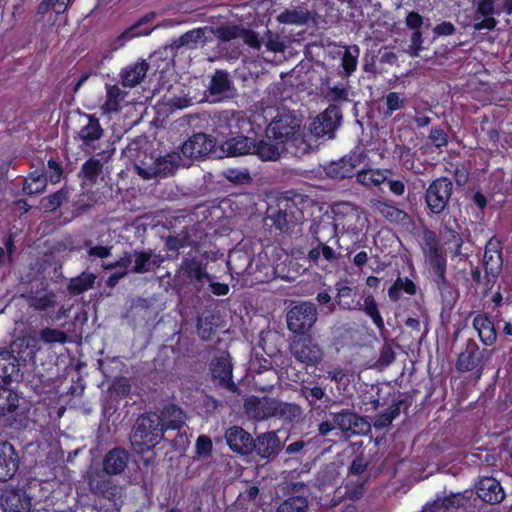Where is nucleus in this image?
<instances>
[{
	"label": "nucleus",
	"instance_id": "61",
	"mask_svg": "<svg viewBox=\"0 0 512 512\" xmlns=\"http://www.w3.org/2000/svg\"><path fill=\"white\" fill-rule=\"evenodd\" d=\"M423 35L421 30L420 31H413L411 38H410V44L407 49V53L411 57H417L420 53V51L423 49Z\"/></svg>",
	"mask_w": 512,
	"mask_h": 512
},
{
	"label": "nucleus",
	"instance_id": "3",
	"mask_svg": "<svg viewBox=\"0 0 512 512\" xmlns=\"http://www.w3.org/2000/svg\"><path fill=\"white\" fill-rule=\"evenodd\" d=\"M331 212L336 233L358 235L368 225V218L363 210L350 202L333 204Z\"/></svg>",
	"mask_w": 512,
	"mask_h": 512
},
{
	"label": "nucleus",
	"instance_id": "63",
	"mask_svg": "<svg viewBox=\"0 0 512 512\" xmlns=\"http://www.w3.org/2000/svg\"><path fill=\"white\" fill-rule=\"evenodd\" d=\"M65 199V194L58 191L42 200V205L46 210L53 211L58 208Z\"/></svg>",
	"mask_w": 512,
	"mask_h": 512
},
{
	"label": "nucleus",
	"instance_id": "10",
	"mask_svg": "<svg viewBox=\"0 0 512 512\" xmlns=\"http://www.w3.org/2000/svg\"><path fill=\"white\" fill-rule=\"evenodd\" d=\"M268 258L271 261V265L263 266L264 279H272L276 277L284 278V265L289 259L286 251L277 246H268L264 251L257 255V263Z\"/></svg>",
	"mask_w": 512,
	"mask_h": 512
},
{
	"label": "nucleus",
	"instance_id": "26",
	"mask_svg": "<svg viewBox=\"0 0 512 512\" xmlns=\"http://www.w3.org/2000/svg\"><path fill=\"white\" fill-rule=\"evenodd\" d=\"M286 151V147L278 141H274L272 137H268L260 140L258 143L255 142L253 148V154H255L262 161H276L282 153Z\"/></svg>",
	"mask_w": 512,
	"mask_h": 512
},
{
	"label": "nucleus",
	"instance_id": "14",
	"mask_svg": "<svg viewBox=\"0 0 512 512\" xmlns=\"http://www.w3.org/2000/svg\"><path fill=\"white\" fill-rule=\"evenodd\" d=\"M483 265L488 284H493L502 271L503 260L500 252V242L490 239L485 247Z\"/></svg>",
	"mask_w": 512,
	"mask_h": 512
},
{
	"label": "nucleus",
	"instance_id": "64",
	"mask_svg": "<svg viewBox=\"0 0 512 512\" xmlns=\"http://www.w3.org/2000/svg\"><path fill=\"white\" fill-rule=\"evenodd\" d=\"M196 451L198 456L206 457L212 451V441L206 435H200L196 440Z\"/></svg>",
	"mask_w": 512,
	"mask_h": 512
},
{
	"label": "nucleus",
	"instance_id": "32",
	"mask_svg": "<svg viewBox=\"0 0 512 512\" xmlns=\"http://www.w3.org/2000/svg\"><path fill=\"white\" fill-rule=\"evenodd\" d=\"M280 445V440L275 432L263 433L254 441V449L257 454L265 459L277 455Z\"/></svg>",
	"mask_w": 512,
	"mask_h": 512
},
{
	"label": "nucleus",
	"instance_id": "9",
	"mask_svg": "<svg viewBox=\"0 0 512 512\" xmlns=\"http://www.w3.org/2000/svg\"><path fill=\"white\" fill-rule=\"evenodd\" d=\"M104 130L99 120L89 114L81 117V126L77 133V139L81 142V148L90 152L97 148V142L102 138Z\"/></svg>",
	"mask_w": 512,
	"mask_h": 512
},
{
	"label": "nucleus",
	"instance_id": "4",
	"mask_svg": "<svg viewBox=\"0 0 512 512\" xmlns=\"http://www.w3.org/2000/svg\"><path fill=\"white\" fill-rule=\"evenodd\" d=\"M318 319L316 306L311 302H302L290 309L287 314L288 329L295 334L309 331Z\"/></svg>",
	"mask_w": 512,
	"mask_h": 512
},
{
	"label": "nucleus",
	"instance_id": "38",
	"mask_svg": "<svg viewBox=\"0 0 512 512\" xmlns=\"http://www.w3.org/2000/svg\"><path fill=\"white\" fill-rule=\"evenodd\" d=\"M154 14H148L141 18L136 24L132 25L130 28L125 30L123 33H121L113 42L111 43L112 50H118L121 47L125 45L126 42L130 41L131 39L135 38L136 36L140 35H149L152 30H147L145 32H136L137 28L149 21H151L154 18Z\"/></svg>",
	"mask_w": 512,
	"mask_h": 512
},
{
	"label": "nucleus",
	"instance_id": "57",
	"mask_svg": "<svg viewBox=\"0 0 512 512\" xmlns=\"http://www.w3.org/2000/svg\"><path fill=\"white\" fill-rule=\"evenodd\" d=\"M224 177L235 184H245L251 180L247 169L228 168L223 172Z\"/></svg>",
	"mask_w": 512,
	"mask_h": 512
},
{
	"label": "nucleus",
	"instance_id": "22",
	"mask_svg": "<svg viewBox=\"0 0 512 512\" xmlns=\"http://www.w3.org/2000/svg\"><path fill=\"white\" fill-rule=\"evenodd\" d=\"M4 512H30L31 499L21 490H6L1 497Z\"/></svg>",
	"mask_w": 512,
	"mask_h": 512
},
{
	"label": "nucleus",
	"instance_id": "42",
	"mask_svg": "<svg viewBox=\"0 0 512 512\" xmlns=\"http://www.w3.org/2000/svg\"><path fill=\"white\" fill-rule=\"evenodd\" d=\"M358 183L371 187L379 186L387 180L386 171L379 169H364L361 168L357 174Z\"/></svg>",
	"mask_w": 512,
	"mask_h": 512
},
{
	"label": "nucleus",
	"instance_id": "52",
	"mask_svg": "<svg viewBox=\"0 0 512 512\" xmlns=\"http://www.w3.org/2000/svg\"><path fill=\"white\" fill-rule=\"evenodd\" d=\"M405 97L397 92H390L385 97L386 110L385 116H391L395 111L400 110L405 105Z\"/></svg>",
	"mask_w": 512,
	"mask_h": 512
},
{
	"label": "nucleus",
	"instance_id": "62",
	"mask_svg": "<svg viewBox=\"0 0 512 512\" xmlns=\"http://www.w3.org/2000/svg\"><path fill=\"white\" fill-rule=\"evenodd\" d=\"M243 30L237 26H222L217 28L216 34L223 41H230L241 37Z\"/></svg>",
	"mask_w": 512,
	"mask_h": 512
},
{
	"label": "nucleus",
	"instance_id": "33",
	"mask_svg": "<svg viewBox=\"0 0 512 512\" xmlns=\"http://www.w3.org/2000/svg\"><path fill=\"white\" fill-rule=\"evenodd\" d=\"M158 417L160 418L163 431L180 429L186 420L183 410L175 405L165 406L161 413L158 414Z\"/></svg>",
	"mask_w": 512,
	"mask_h": 512
},
{
	"label": "nucleus",
	"instance_id": "37",
	"mask_svg": "<svg viewBox=\"0 0 512 512\" xmlns=\"http://www.w3.org/2000/svg\"><path fill=\"white\" fill-rule=\"evenodd\" d=\"M335 288L337 291L336 301L341 309L356 310L361 308V301L356 299V293L350 286L337 283Z\"/></svg>",
	"mask_w": 512,
	"mask_h": 512
},
{
	"label": "nucleus",
	"instance_id": "17",
	"mask_svg": "<svg viewBox=\"0 0 512 512\" xmlns=\"http://www.w3.org/2000/svg\"><path fill=\"white\" fill-rule=\"evenodd\" d=\"M254 147L255 140L253 138L238 135L227 139L218 147L217 157H235L253 154Z\"/></svg>",
	"mask_w": 512,
	"mask_h": 512
},
{
	"label": "nucleus",
	"instance_id": "6",
	"mask_svg": "<svg viewBox=\"0 0 512 512\" xmlns=\"http://www.w3.org/2000/svg\"><path fill=\"white\" fill-rule=\"evenodd\" d=\"M453 189L452 181L447 177L434 180L426 190L425 200L432 213L439 214L446 208Z\"/></svg>",
	"mask_w": 512,
	"mask_h": 512
},
{
	"label": "nucleus",
	"instance_id": "49",
	"mask_svg": "<svg viewBox=\"0 0 512 512\" xmlns=\"http://www.w3.org/2000/svg\"><path fill=\"white\" fill-rule=\"evenodd\" d=\"M107 474L100 471L90 470L88 472V485L92 492L99 494L108 490L110 483L106 477Z\"/></svg>",
	"mask_w": 512,
	"mask_h": 512
},
{
	"label": "nucleus",
	"instance_id": "18",
	"mask_svg": "<svg viewBox=\"0 0 512 512\" xmlns=\"http://www.w3.org/2000/svg\"><path fill=\"white\" fill-rule=\"evenodd\" d=\"M229 448L238 454L248 455L254 450V440L251 435L240 426H233L225 433Z\"/></svg>",
	"mask_w": 512,
	"mask_h": 512
},
{
	"label": "nucleus",
	"instance_id": "29",
	"mask_svg": "<svg viewBox=\"0 0 512 512\" xmlns=\"http://www.w3.org/2000/svg\"><path fill=\"white\" fill-rule=\"evenodd\" d=\"M128 454L121 448L110 450L104 457L103 470L107 475H118L122 473L128 464Z\"/></svg>",
	"mask_w": 512,
	"mask_h": 512
},
{
	"label": "nucleus",
	"instance_id": "23",
	"mask_svg": "<svg viewBox=\"0 0 512 512\" xmlns=\"http://www.w3.org/2000/svg\"><path fill=\"white\" fill-rule=\"evenodd\" d=\"M164 260L161 254H157L152 250L135 251L132 257L134 266L131 271L139 274L152 272L160 267Z\"/></svg>",
	"mask_w": 512,
	"mask_h": 512
},
{
	"label": "nucleus",
	"instance_id": "24",
	"mask_svg": "<svg viewBox=\"0 0 512 512\" xmlns=\"http://www.w3.org/2000/svg\"><path fill=\"white\" fill-rule=\"evenodd\" d=\"M478 497L484 502L495 504L505 498V493L500 483L492 477L482 478L476 487Z\"/></svg>",
	"mask_w": 512,
	"mask_h": 512
},
{
	"label": "nucleus",
	"instance_id": "21",
	"mask_svg": "<svg viewBox=\"0 0 512 512\" xmlns=\"http://www.w3.org/2000/svg\"><path fill=\"white\" fill-rule=\"evenodd\" d=\"M19 457L12 444L0 443V481H7L16 473Z\"/></svg>",
	"mask_w": 512,
	"mask_h": 512
},
{
	"label": "nucleus",
	"instance_id": "1",
	"mask_svg": "<svg viewBox=\"0 0 512 512\" xmlns=\"http://www.w3.org/2000/svg\"><path fill=\"white\" fill-rule=\"evenodd\" d=\"M269 121L266 128L268 137L286 147V152L300 157L311 148V136L301 126V119L291 113H282L273 107H266L262 114L254 115V122L261 126Z\"/></svg>",
	"mask_w": 512,
	"mask_h": 512
},
{
	"label": "nucleus",
	"instance_id": "50",
	"mask_svg": "<svg viewBox=\"0 0 512 512\" xmlns=\"http://www.w3.org/2000/svg\"><path fill=\"white\" fill-rule=\"evenodd\" d=\"M308 502L300 496L289 497L283 501L276 512H307Z\"/></svg>",
	"mask_w": 512,
	"mask_h": 512
},
{
	"label": "nucleus",
	"instance_id": "54",
	"mask_svg": "<svg viewBox=\"0 0 512 512\" xmlns=\"http://www.w3.org/2000/svg\"><path fill=\"white\" fill-rule=\"evenodd\" d=\"M276 406V416L285 420H292L301 415V408L298 405L277 401Z\"/></svg>",
	"mask_w": 512,
	"mask_h": 512
},
{
	"label": "nucleus",
	"instance_id": "28",
	"mask_svg": "<svg viewBox=\"0 0 512 512\" xmlns=\"http://www.w3.org/2000/svg\"><path fill=\"white\" fill-rule=\"evenodd\" d=\"M333 420L340 430L353 434L362 433L368 427V423L362 417L349 411L335 414Z\"/></svg>",
	"mask_w": 512,
	"mask_h": 512
},
{
	"label": "nucleus",
	"instance_id": "16",
	"mask_svg": "<svg viewBox=\"0 0 512 512\" xmlns=\"http://www.w3.org/2000/svg\"><path fill=\"white\" fill-rule=\"evenodd\" d=\"M290 350L296 360L306 365H316L323 356L321 348L309 339L294 340Z\"/></svg>",
	"mask_w": 512,
	"mask_h": 512
},
{
	"label": "nucleus",
	"instance_id": "20",
	"mask_svg": "<svg viewBox=\"0 0 512 512\" xmlns=\"http://www.w3.org/2000/svg\"><path fill=\"white\" fill-rule=\"evenodd\" d=\"M477 9L473 16V28L476 31L492 30L495 28L497 21L493 17L495 14L496 0H479L477 2Z\"/></svg>",
	"mask_w": 512,
	"mask_h": 512
},
{
	"label": "nucleus",
	"instance_id": "55",
	"mask_svg": "<svg viewBox=\"0 0 512 512\" xmlns=\"http://www.w3.org/2000/svg\"><path fill=\"white\" fill-rule=\"evenodd\" d=\"M40 339L47 344H64L67 341V335L61 330L47 327L40 332Z\"/></svg>",
	"mask_w": 512,
	"mask_h": 512
},
{
	"label": "nucleus",
	"instance_id": "45",
	"mask_svg": "<svg viewBox=\"0 0 512 512\" xmlns=\"http://www.w3.org/2000/svg\"><path fill=\"white\" fill-rule=\"evenodd\" d=\"M47 178L40 171L32 172L24 181L23 191L28 195L41 193L46 187Z\"/></svg>",
	"mask_w": 512,
	"mask_h": 512
},
{
	"label": "nucleus",
	"instance_id": "46",
	"mask_svg": "<svg viewBox=\"0 0 512 512\" xmlns=\"http://www.w3.org/2000/svg\"><path fill=\"white\" fill-rule=\"evenodd\" d=\"M96 276L93 273L84 272L80 276L72 278L68 289L72 294H81L93 287Z\"/></svg>",
	"mask_w": 512,
	"mask_h": 512
},
{
	"label": "nucleus",
	"instance_id": "15",
	"mask_svg": "<svg viewBox=\"0 0 512 512\" xmlns=\"http://www.w3.org/2000/svg\"><path fill=\"white\" fill-rule=\"evenodd\" d=\"M277 400L272 398H258L251 396L244 402L245 412L249 418L254 420H264L276 416Z\"/></svg>",
	"mask_w": 512,
	"mask_h": 512
},
{
	"label": "nucleus",
	"instance_id": "40",
	"mask_svg": "<svg viewBox=\"0 0 512 512\" xmlns=\"http://www.w3.org/2000/svg\"><path fill=\"white\" fill-rule=\"evenodd\" d=\"M228 265L236 274H254L253 263L249 255L242 251H234L229 255Z\"/></svg>",
	"mask_w": 512,
	"mask_h": 512
},
{
	"label": "nucleus",
	"instance_id": "2",
	"mask_svg": "<svg viewBox=\"0 0 512 512\" xmlns=\"http://www.w3.org/2000/svg\"><path fill=\"white\" fill-rule=\"evenodd\" d=\"M163 433L157 413H148L139 417L130 438L134 451L144 453L154 448L163 439Z\"/></svg>",
	"mask_w": 512,
	"mask_h": 512
},
{
	"label": "nucleus",
	"instance_id": "56",
	"mask_svg": "<svg viewBox=\"0 0 512 512\" xmlns=\"http://www.w3.org/2000/svg\"><path fill=\"white\" fill-rule=\"evenodd\" d=\"M102 170V163L100 160L95 158H90L86 161L81 169V174L83 177L89 181H95L96 177Z\"/></svg>",
	"mask_w": 512,
	"mask_h": 512
},
{
	"label": "nucleus",
	"instance_id": "12",
	"mask_svg": "<svg viewBox=\"0 0 512 512\" xmlns=\"http://www.w3.org/2000/svg\"><path fill=\"white\" fill-rule=\"evenodd\" d=\"M366 156L362 152H353L342 159L331 163L326 173L333 179H344L355 174L356 169L364 165Z\"/></svg>",
	"mask_w": 512,
	"mask_h": 512
},
{
	"label": "nucleus",
	"instance_id": "47",
	"mask_svg": "<svg viewBox=\"0 0 512 512\" xmlns=\"http://www.w3.org/2000/svg\"><path fill=\"white\" fill-rule=\"evenodd\" d=\"M414 295L416 286L414 282L408 278H397L394 284L388 290V296L391 300L397 301L401 297V293Z\"/></svg>",
	"mask_w": 512,
	"mask_h": 512
},
{
	"label": "nucleus",
	"instance_id": "60",
	"mask_svg": "<svg viewBox=\"0 0 512 512\" xmlns=\"http://www.w3.org/2000/svg\"><path fill=\"white\" fill-rule=\"evenodd\" d=\"M223 118L228 122V127L231 131L233 129L243 130L244 125L249 124L241 113L226 112Z\"/></svg>",
	"mask_w": 512,
	"mask_h": 512
},
{
	"label": "nucleus",
	"instance_id": "58",
	"mask_svg": "<svg viewBox=\"0 0 512 512\" xmlns=\"http://www.w3.org/2000/svg\"><path fill=\"white\" fill-rule=\"evenodd\" d=\"M399 414V406L394 405L390 407L387 411L379 414L374 421V427L377 429H382L387 426H389L392 421L398 416Z\"/></svg>",
	"mask_w": 512,
	"mask_h": 512
},
{
	"label": "nucleus",
	"instance_id": "19",
	"mask_svg": "<svg viewBox=\"0 0 512 512\" xmlns=\"http://www.w3.org/2000/svg\"><path fill=\"white\" fill-rule=\"evenodd\" d=\"M211 373L212 378L215 382L224 388L231 391L236 389L234 382L232 381V364L230 356L227 353L221 354L211 362Z\"/></svg>",
	"mask_w": 512,
	"mask_h": 512
},
{
	"label": "nucleus",
	"instance_id": "43",
	"mask_svg": "<svg viewBox=\"0 0 512 512\" xmlns=\"http://www.w3.org/2000/svg\"><path fill=\"white\" fill-rule=\"evenodd\" d=\"M362 298L363 303H361V308L359 310L364 311V313L372 319L373 323L379 330L384 329V321L380 315L373 295L371 293H363Z\"/></svg>",
	"mask_w": 512,
	"mask_h": 512
},
{
	"label": "nucleus",
	"instance_id": "7",
	"mask_svg": "<svg viewBox=\"0 0 512 512\" xmlns=\"http://www.w3.org/2000/svg\"><path fill=\"white\" fill-rule=\"evenodd\" d=\"M472 493H455L427 504L421 512H470Z\"/></svg>",
	"mask_w": 512,
	"mask_h": 512
},
{
	"label": "nucleus",
	"instance_id": "44",
	"mask_svg": "<svg viewBox=\"0 0 512 512\" xmlns=\"http://www.w3.org/2000/svg\"><path fill=\"white\" fill-rule=\"evenodd\" d=\"M18 368L15 364V358L9 353L0 354V387L6 385L12 377L17 374Z\"/></svg>",
	"mask_w": 512,
	"mask_h": 512
},
{
	"label": "nucleus",
	"instance_id": "36",
	"mask_svg": "<svg viewBox=\"0 0 512 512\" xmlns=\"http://www.w3.org/2000/svg\"><path fill=\"white\" fill-rule=\"evenodd\" d=\"M473 327L478 332V336L484 345L491 346L495 343L497 339L496 330L492 321L486 315H477L473 319Z\"/></svg>",
	"mask_w": 512,
	"mask_h": 512
},
{
	"label": "nucleus",
	"instance_id": "11",
	"mask_svg": "<svg viewBox=\"0 0 512 512\" xmlns=\"http://www.w3.org/2000/svg\"><path fill=\"white\" fill-rule=\"evenodd\" d=\"M341 115L337 107L330 106L319 114L311 123L308 136H311V144L314 137L332 134L339 126Z\"/></svg>",
	"mask_w": 512,
	"mask_h": 512
},
{
	"label": "nucleus",
	"instance_id": "51",
	"mask_svg": "<svg viewBox=\"0 0 512 512\" xmlns=\"http://www.w3.org/2000/svg\"><path fill=\"white\" fill-rule=\"evenodd\" d=\"M283 24L302 25L307 21V14L300 10H285L277 16Z\"/></svg>",
	"mask_w": 512,
	"mask_h": 512
},
{
	"label": "nucleus",
	"instance_id": "25",
	"mask_svg": "<svg viewBox=\"0 0 512 512\" xmlns=\"http://www.w3.org/2000/svg\"><path fill=\"white\" fill-rule=\"evenodd\" d=\"M177 274L179 278L191 283H202L205 279L211 280L202 263L196 259H184Z\"/></svg>",
	"mask_w": 512,
	"mask_h": 512
},
{
	"label": "nucleus",
	"instance_id": "13",
	"mask_svg": "<svg viewBox=\"0 0 512 512\" xmlns=\"http://www.w3.org/2000/svg\"><path fill=\"white\" fill-rule=\"evenodd\" d=\"M422 251L425 261L442 278L445 272L446 260L440 251L437 237L433 232H426L424 234Z\"/></svg>",
	"mask_w": 512,
	"mask_h": 512
},
{
	"label": "nucleus",
	"instance_id": "31",
	"mask_svg": "<svg viewBox=\"0 0 512 512\" xmlns=\"http://www.w3.org/2000/svg\"><path fill=\"white\" fill-rule=\"evenodd\" d=\"M370 207L374 212L381 214L385 219L393 223L406 224L409 216L406 212L393 206L390 203L381 201L379 199H371Z\"/></svg>",
	"mask_w": 512,
	"mask_h": 512
},
{
	"label": "nucleus",
	"instance_id": "30",
	"mask_svg": "<svg viewBox=\"0 0 512 512\" xmlns=\"http://www.w3.org/2000/svg\"><path fill=\"white\" fill-rule=\"evenodd\" d=\"M149 65L146 61H137L125 67L120 73L121 84L133 88L141 83L147 74Z\"/></svg>",
	"mask_w": 512,
	"mask_h": 512
},
{
	"label": "nucleus",
	"instance_id": "41",
	"mask_svg": "<svg viewBox=\"0 0 512 512\" xmlns=\"http://www.w3.org/2000/svg\"><path fill=\"white\" fill-rule=\"evenodd\" d=\"M343 50L338 51L341 56V67L346 76H350L357 68L360 49L356 45L343 46Z\"/></svg>",
	"mask_w": 512,
	"mask_h": 512
},
{
	"label": "nucleus",
	"instance_id": "53",
	"mask_svg": "<svg viewBox=\"0 0 512 512\" xmlns=\"http://www.w3.org/2000/svg\"><path fill=\"white\" fill-rule=\"evenodd\" d=\"M230 89V80L224 72L218 71L211 80L210 91L212 94H222Z\"/></svg>",
	"mask_w": 512,
	"mask_h": 512
},
{
	"label": "nucleus",
	"instance_id": "8",
	"mask_svg": "<svg viewBox=\"0 0 512 512\" xmlns=\"http://www.w3.org/2000/svg\"><path fill=\"white\" fill-rule=\"evenodd\" d=\"M181 153L187 159L203 158L209 154L217 157L218 148L213 137L204 133H197L183 143Z\"/></svg>",
	"mask_w": 512,
	"mask_h": 512
},
{
	"label": "nucleus",
	"instance_id": "48",
	"mask_svg": "<svg viewBox=\"0 0 512 512\" xmlns=\"http://www.w3.org/2000/svg\"><path fill=\"white\" fill-rule=\"evenodd\" d=\"M19 397L17 393L0 387V415L5 416L17 409Z\"/></svg>",
	"mask_w": 512,
	"mask_h": 512
},
{
	"label": "nucleus",
	"instance_id": "5",
	"mask_svg": "<svg viewBox=\"0 0 512 512\" xmlns=\"http://www.w3.org/2000/svg\"><path fill=\"white\" fill-rule=\"evenodd\" d=\"M180 165H186L182 163L181 156L177 153H169L151 163L143 162L141 165H137L136 169L142 178L152 179L172 175Z\"/></svg>",
	"mask_w": 512,
	"mask_h": 512
},
{
	"label": "nucleus",
	"instance_id": "27",
	"mask_svg": "<svg viewBox=\"0 0 512 512\" xmlns=\"http://www.w3.org/2000/svg\"><path fill=\"white\" fill-rule=\"evenodd\" d=\"M319 91L330 102H345L349 99V85L347 81L334 83L329 78L322 79Z\"/></svg>",
	"mask_w": 512,
	"mask_h": 512
},
{
	"label": "nucleus",
	"instance_id": "39",
	"mask_svg": "<svg viewBox=\"0 0 512 512\" xmlns=\"http://www.w3.org/2000/svg\"><path fill=\"white\" fill-rule=\"evenodd\" d=\"M213 29L210 27H200L186 32L177 41L176 46L194 47L198 43H204L209 36L213 34Z\"/></svg>",
	"mask_w": 512,
	"mask_h": 512
},
{
	"label": "nucleus",
	"instance_id": "59",
	"mask_svg": "<svg viewBox=\"0 0 512 512\" xmlns=\"http://www.w3.org/2000/svg\"><path fill=\"white\" fill-rule=\"evenodd\" d=\"M301 394L307 399V401L313 405L318 400H322L324 398H327L325 390L320 386H314V387H307L303 386L301 389Z\"/></svg>",
	"mask_w": 512,
	"mask_h": 512
},
{
	"label": "nucleus",
	"instance_id": "34",
	"mask_svg": "<svg viewBox=\"0 0 512 512\" xmlns=\"http://www.w3.org/2000/svg\"><path fill=\"white\" fill-rule=\"evenodd\" d=\"M481 351L475 342H468L464 351L460 353L457 360V369L462 372L472 371L480 363Z\"/></svg>",
	"mask_w": 512,
	"mask_h": 512
},
{
	"label": "nucleus",
	"instance_id": "35",
	"mask_svg": "<svg viewBox=\"0 0 512 512\" xmlns=\"http://www.w3.org/2000/svg\"><path fill=\"white\" fill-rule=\"evenodd\" d=\"M127 92L122 91L117 85L106 86V100L101 106L103 114L119 112L125 104Z\"/></svg>",
	"mask_w": 512,
	"mask_h": 512
}]
</instances>
